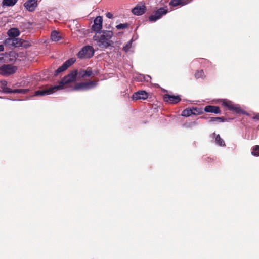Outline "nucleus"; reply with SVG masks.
<instances>
[{
	"label": "nucleus",
	"instance_id": "e433bc0d",
	"mask_svg": "<svg viewBox=\"0 0 259 259\" xmlns=\"http://www.w3.org/2000/svg\"><path fill=\"white\" fill-rule=\"evenodd\" d=\"M126 49H127V47H124L123 48V49H124V50H125V51L126 50Z\"/></svg>",
	"mask_w": 259,
	"mask_h": 259
},
{
	"label": "nucleus",
	"instance_id": "423d86ee",
	"mask_svg": "<svg viewBox=\"0 0 259 259\" xmlns=\"http://www.w3.org/2000/svg\"><path fill=\"white\" fill-rule=\"evenodd\" d=\"M222 105L227 107L229 110L234 111L236 113H245V112L239 106H235L233 103L230 101L224 100L222 102Z\"/></svg>",
	"mask_w": 259,
	"mask_h": 259
},
{
	"label": "nucleus",
	"instance_id": "f704fd0d",
	"mask_svg": "<svg viewBox=\"0 0 259 259\" xmlns=\"http://www.w3.org/2000/svg\"><path fill=\"white\" fill-rule=\"evenodd\" d=\"M254 118L256 119H259V114L256 115L254 117Z\"/></svg>",
	"mask_w": 259,
	"mask_h": 259
},
{
	"label": "nucleus",
	"instance_id": "7ed1b4c3",
	"mask_svg": "<svg viewBox=\"0 0 259 259\" xmlns=\"http://www.w3.org/2000/svg\"><path fill=\"white\" fill-rule=\"evenodd\" d=\"M94 50L93 47L87 45L83 47L77 53V56L80 59L90 58L94 56Z\"/></svg>",
	"mask_w": 259,
	"mask_h": 259
},
{
	"label": "nucleus",
	"instance_id": "20e7f679",
	"mask_svg": "<svg viewBox=\"0 0 259 259\" xmlns=\"http://www.w3.org/2000/svg\"><path fill=\"white\" fill-rule=\"evenodd\" d=\"M17 67L10 64L3 65L0 67V74L7 76L14 74L17 70Z\"/></svg>",
	"mask_w": 259,
	"mask_h": 259
},
{
	"label": "nucleus",
	"instance_id": "39448f33",
	"mask_svg": "<svg viewBox=\"0 0 259 259\" xmlns=\"http://www.w3.org/2000/svg\"><path fill=\"white\" fill-rule=\"evenodd\" d=\"M59 86H53L51 87L48 88H45L42 89H40L39 90H37L35 92L34 95L36 96H45L47 95L51 94L56 91L58 90V88H59Z\"/></svg>",
	"mask_w": 259,
	"mask_h": 259
},
{
	"label": "nucleus",
	"instance_id": "c85d7f7f",
	"mask_svg": "<svg viewBox=\"0 0 259 259\" xmlns=\"http://www.w3.org/2000/svg\"><path fill=\"white\" fill-rule=\"evenodd\" d=\"M129 26V24L127 23H123V24H120L119 25H117L116 26V28L118 29V30H120V29H126V28H127Z\"/></svg>",
	"mask_w": 259,
	"mask_h": 259
},
{
	"label": "nucleus",
	"instance_id": "b1692460",
	"mask_svg": "<svg viewBox=\"0 0 259 259\" xmlns=\"http://www.w3.org/2000/svg\"><path fill=\"white\" fill-rule=\"evenodd\" d=\"M18 0H3V5L7 6H14Z\"/></svg>",
	"mask_w": 259,
	"mask_h": 259
},
{
	"label": "nucleus",
	"instance_id": "9b49d317",
	"mask_svg": "<svg viewBox=\"0 0 259 259\" xmlns=\"http://www.w3.org/2000/svg\"><path fill=\"white\" fill-rule=\"evenodd\" d=\"M102 22L103 19L101 16L97 17L95 19L94 24L92 26L93 30L97 33L101 32V30L102 28Z\"/></svg>",
	"mask_w": 259,
	"mask_h": 259
},
{
	"label": "nucleus",
	"instance_id": "c9c22d12",
	"mask_svg": "<svg viewBox=\"0 0 259 259\" xmlns=\"http://www.w3.org/2000/svg\"><path fill=\"white\" fill-rule=\"evenodd\" d=\"M126 49H127V47H124L123 48V49H124V50H125V51L126 50Z\"/></svg>",
	"mask_w": 259,
	"mask_h": 259
},
{
	"label": "nucleus",
	"instance_id": "c756f323",
	"mask_svg": "<svg viewBox=\"0 0 259 259\" xmlns=\"http://www.w3.org/2000/svg\"><path fill=\"white\" fill-rule=\"evenodd\" d=\"M12 40H13V38H12V37L8 38L4 40V44L6 46L13 47V43H12L13 41Z\"/></svg>",
	"mask_w": 259,
	"mask_h": 259
},
{
	"label": "nucleus",
	"instance_id": "bb28decb",
	"mask_svg": "<svg viewBox=\"0 0 259 259\" xmlns=\"http://www.w3.org/2000/svg\"><path fill=\"white\" fill-rule=\"evenodd\" d=\"M29 89H18L12 90V92L11 93H19V94H26L29 92Z\"/></svg>",
	"mask_w": 259,
	"mask_h": 259
},
{
	"label": "nucleus",
	"instance_id": "f03ea898",
	"mask_svg": "<svg viewBox=\"0 0 259 259\" xmlns=\"http://www.w3.org/2000/svg\"><path fill=\"white\" fill-rule=\"evenodd\" d=\"M77 70H74L71 71L67 75L63 77L61 81L59 82L58 90L62 89L67 87V85L71 82L74 81L77 75Z\"/></svg>",
	"mask_w": 259,
	"mask_h": 259
},
{
	"label": "nucleus",
	"instance_id": "f3484780",
	"mask_svg": "<svg viewBox=\"0 0 259 259\" xmlns=\"http://www.w3.org/2000/svg\"><path fill=\"white\" fill-rule=\"evenodd\" d=\"M7 34L10 37L15 38L19 36L20 32L18 28H12L9 30Z\"/></svg>",
	"mask_w": 259,
	"mask_h": 259
},
{
	"label": "nucleus",
	"instance_id": "2f4dec72",
	"mask_svg": "<svg viewBox=\"0 0 259 259\" xmlns=\"http://www.w3.org/2000/svg\"><path fill=\"white\" fill-rule=\"evenodd\" d=\"M106 16L108 18H109V19H112L113 18V14L110 13V12H107L106 14Z\"/></svg>",
	"mask_w": 259,
	"mask_h": 259
},
{
	"label": "nucleus",
	"instance_id": "7c9ffc66",
	"mask_svg": "<svg viewBox=\"0 0 259 259\" xmlns=\"http://www.w3.org/2000/svg\"><path fill=\"white\" fill-rule=\"evenodd\" d=\"M193 114L194 115H198L202 114L203 113L202 109L201 108H193Z\"/></svg>",
	"mask_w": 259,
	"mask_h": 259
},
{
	"label": "nucleus",
	"instance_id": "2eb2a0df",
	"mask_svg": "<svg viewBox=\"0 0 259 259\" xmlns=\"http://www.w3.org/2000/svg\"><path fill=\"white\" fill-rule=\"evenodd\" d=\"M204 111L206 112L213 113L215 114H220L221 111L218 106L208 105L205 107Z\"/></svg>",
	"mask_w": 259,
	"mask_h": 259
},
{
	"label": "nucleus",
	"instance_id": "393cba45",
	"mask_svg": "<svg viewBox=\"0 0 259 259\" xmlns=\"http://www.w3.org/2000/svg\"><path fill=\"white\" fill-rule=\"evenodd\" d=\"M215 142L217 144L220 146H225V143L224 141L221 138L219 134H218L215 137Z\"/></svg>",
	"mask_w": 259,
	"mask_h": 259
},
{
	"label": "nucleus",
	"instance_id": "6ab92c4d",
	"mask_svg": "<svg viewBox=\"0 0 259 259\" xmlns=\"http://www.w3.org/2000/svg\"><path fill=\"white\" fill-rule=\"evenodd\" d=\"M226 121H227V119L225 117H223V116L222 117H212L209 118V122H215V121H218V122H225Z\"/></svg>",
	"mask_w": 259,
	"mask_h": 259
},
{
	"label": "nucleus",
	"instance_id": "aec40b11",
	"mask_svg": "<svg viewBox=\"0 0 259 259\" xmlns=\"http://www.w3.org/2000/svg\"><path fill=\"white\" fill-rule=\"evenodd\" d=\"M13 47H20L23 44L22 40L19 38H13Z\"/></svg>",
	"mask_w": 259,
	"mask_h": 259
},
{
	"label": "nucleus",
	"instance_id": "dca6fc26",
	"mask_svg": "<svg viewBox=\"0 0 259 259\" xmlns=\"http://www.w3.org/2000/svg\"><path fill=\"white\" fill-rule=\"evenodd\" d=\"M146 10V8L144 5L137 6L132 9V12L136 15H141L145 13Z\"/></svg>",
	"mask_w": 259,
	"mask_h": 259
},
{
	"label": "nucleus",
	"instance_id": "5701e85b",
	"mask_svg": "<svg viewBox=\"0 0 259 259\" xmlns=\"http://www.w3.org/2000/svg\"><path fill=\"white\" fill-rule=\"evenodd\" d=\"M205 77L204 72L203 70H197L195 73V77L196 79L204 78Z\"/></svg>",
	"mask_w": 259,
	"mask_h": 259
},
{
	"label": "nucleus",
	"instance_id": "473e14b6",
	"mask_svg": "<svg viewBox=\"0 0 259 259\" xmlns=\"http://www.w3.org/2000/svg\"><path fill=\"white\" fill-rule=\"evenodd\" d=\"M4 51V47L3 45L0 44V52Z\"/></svg>",
	"mask_w": 259,
	"mask_h": 259
},
{
	"label": "nucleus",
	"instance_id": "f257e3e1",
	"mask_svg": "<svg viewBox=\"0 0 259 259\" xmlns=\"http://www.w3.org/2000/svg\"><path fill=\"white\" fill-rule=\"evenodd\" d=\"M113 32L111 31L103 30L96 33L93 39L100 49L103 50L111 46L113 41L111 40Z\"/></svg>",
	"mask_w": 259,
	"mask_h": 259
},
{
	"label": "nucleus",
	"instance_id": "a211bd4d",
	"mask_svg": "<svg viewBox=\"0 0 259 259\" xmlns=\"http://www.w3.org/2000/svg\"><path fill=\"white\" fill-rule=\"evenodd\" d=\"M1 84L2 85L1 88L3 92L5 93H11V92H12V89L7 87V81L6 80H2L1 81Z\"/></svg>",
	"mask_w": 259,
	"mask_h": 259
},
{
	"label": "nucleus",
	"instance_id": "4468645a",
	"mask_svg": "<svg viewBox=\"0 0 259 259\" xmlns=\"http://www.w3.org/2000/svg\"><path fill=\"white\" fill-rule=\"evenodd\" d=\"M37 0H28L24 3V6L30 12L33 11L37 6Z\"/></svg>",
	"mask_w": 259,
	"mask_h": 259
},
{
	"label": "nucleus",
	"instance_id": "1a4fd4ad",
	"mask_svg": "<svg viewBox=\"0 0 259 259\" xmlns=\"http://www.w3.org/2000/svg\"><path fill=\"white\" fill-rule=\"evenodd\" d=\"M163 99L164 102L172 104H177L181 100L180 95H171L168 94L163 95Z\"/></svg>",
	"mask_w": 259,
	"mask_h": 259
},
{
	"label": "nucleus",
	"instance_id": "72a5a7b5",
	"mask_svg": "<svg viewBox=\"0 0 259 259\" xmlns=\"http://www.w3.org/2000/svg\"><path fill=\"white\" fill-rule=\"evenodd\" d=\"M3 60H4V57L2 56H0V63H2Z\"/></svg>",
	"mask_w": 259,
	"mask_h": 259
},
{
	"label": "nucleus",
	"instance_id": "cd10ccee",
	"mask_svg": "<svg viewBox=\"0 0 259 259\" xmlns=\"http://www.w3.org/2000/svg\"><path fill=\"white\" fill-rule=\"evenodd\" d=\"M251 154L255 156H259V145H256L253 147Z\"/></svg>",
	"mask_w": 259,
	"mask_h": 259
},
{
	"label": "nucleus",
	"instance_id": "4be33fe9",
	"mask_svg": "<svg viewBox=\"0 0 259 259\" xmlns=\"http://www.w3.org/2000/svg\"><path fill=\"white\" fill-rule=\"evenodd\" d=\"M185 3L183 0H171L169 2V5L176 7L179 5H184Z\"/></svg>",
	"mask_w": 259,
	"mask_h": 259
},
{
	"label": "nucleus",
	"instance_id": "ddd939ff",
	"mask_svg": "<svg viewBox=\"0 0 259 259\" xmlns=\"http://www.w3.org/2000/svg\"><path fill=\"white\" fill-rule=\"evenodd\" d=\"M148 98V94L144 91H139L133 94L132 99L133 100H145Z\"/></svg>",
	"mask_w": 259,
	"mask_h": 259
},
{
	"label": "nucleus",
	"instance_id": "a878e982",
	"mask_svg": "<svg viewBox=\"0 0 259 259\" xmlns=\"http://www.w3.org/2000/svg\"><path fill=\"white\" fill-rule=\"evenodd\" d=\"M193 112L192 109L187 108V109L184 110L182 111V115L183 116H185V117H188V116L191 115L192 114H193Z\"/></svg>",
	"mask_w": 259,
	"mask_h": 259
},
{
	"label": "nucleus",
	"instance_id": "412c9836",
	"mask_svg": "<svg viewBox=\"0 0 259 259\" xmlns=\"http://www.w3.org/2000/svg\"><path fill=\"white\" fill-rule=\"evenodd\" d=\"M51 37V39L54 41H58L61 39V37L56 31L52 32Z\"/></svg>",
	"mask_w": 259,
	"mask_h": 259
},
{
	"label": "nucleus",
	"instance_id": "f8f14e48",
	"mask_svg": "<svg viewBox=\"0 0 259 259\" xmlns=\"http://www.w3.org/2000/svg\"><path fill=\"white\" fill-rule=\"evenodd\" d=\"M77 75H78V76L81 78L95 75V74L93 73L92 68L89 67H88L85 70L81 69L79 72H77Z\"/></svg>",
	"mask_w": 259,
	"mask_h": 259
},
{
	"label": "nucleus",
	"instance_id": "9d476101",
	"mask_svg": "<svg viewBox=\"0 0 259 259\" xmlns=\"http://www.w3.org/2000/svg\"><path fill=\"white\" fill-rule=\"evenodd\" d=\"M167 13V9L165 8H160L155 12L154 15H151L149 17V20L151 22H155L157 20L160 19L162 16L165 15Z\"/></svg>",
	"mask_w": 259,
	"mask_h": 259
},
{
	"label": "nucleus",
	"instance_id": "0eeeda50",
	"mask_svg": "<svg viewBox=\"0 0 259 259\" xmlns=\"http://www.w3.org/2000/svg\"><path fill=\"white\" fill-rule=\"evenodd\" d=\"M96 85V82L94 81H90L89 82H82L77 83L74 87V90H89Z\"/></svg>",
	"mask_w": 259,
	"mask_h": 259
},
{
	"label": "nucleus",
	"instance_id": "6e6552de",
	"mask_svg": "<svg viewBox=\"0 0 259 259\" xmlns=\"http://www.w3.org/2000/svg\"><path fill=\"white\" fill-rule=\"evenodd\" d=\"M75 61V59L74 58H70L65 61L61 66L55 70L54 75L57 76L60 73L66 70L69 66L73 64Z\"/></svg>",
	"mask_w": 259,
	"mask_h": 259
}]
</instances>
